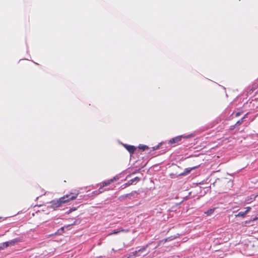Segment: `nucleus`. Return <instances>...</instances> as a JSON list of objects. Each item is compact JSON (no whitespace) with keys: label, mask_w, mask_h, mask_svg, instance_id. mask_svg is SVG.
<instances>
[{"label":"nucleus","mask_w":258,"mask_h":258,"mask_svg":"<svg viewBox=\"0 0 258 258\" xmlns=\"http://www.w3.org/2000/svg\"><path fill=\"white\" fill-rule=\"evenodd\" d=\"M174 238H175V237H172V236H171V237H168V238H167L165 239V241H170V240H172V239H174Z\"/></svg>","instance_id":"19"},{"label":"nucleus","mask_w":258,"mask_h":258,"mask_svg":"<svg viewBox=\"0 0 258 258\" xmlns=\"http://www.w3.org/2000/svg\"><path fill=\"white\" fill-rule=\"evenodd\" d=\"M79 194V192L78 191L76 194L70 193L69 195H66L63 197L59 198L57 201H52L51 207L53 208L59 207V206H61L62 204L69 202L71 200H74L76 199Z\"/></svg>","instance_id":"1"},{"label":"nucleus","mask_w":258,"mask_h":258,"mask_svg":"<svg viewBox=\"0 0 258 258\" xmlns=\"http://www.w3.org/2000/svg\"><path fill=\"white\" fill-rule=\"evenodd\" d=\"M18 242V240L17 239H14L9 241L5 242V246L9 247L10 246L14 245Z\"/></svg>","instance_id":"5"},{"label":"nucleus","mask_w":258,"mask_h":258,"mask_svg":"<svg viewBox=\"0 0 258 258\" xmlns=\"http://www.w3.org/2000/svg\"><path fill=\"white\" fill-rule=\"evenodd\" d=\"M119 177L117 176H114L113 178L110 179V182H112L117 179H118Z\"/></svg>","instance_id":"17"},{"label":"nucleus","mask_w":258,"mask_h":258,"mask_svg":"<svg viewBox=\"0 0 258 258\" xmlns=\"http://www.w3.org/2000/svg\"><path fill=\"white\" fill-rule=\"evenodd\" d=\"M189 137H191V136L189 135L188 136H184L181 135V136L176 137L175 138H172L171 139H170L169 141V144H172L174 143H177L181 140L182 138H188Z\"/></svg>","instance_id":"2"},{"label":"nucleus","mask_w":258,"mask_h":258,"mask_svg":"<svg viewBox=\"0 0 258 258\" xmlns=\"http://www.w3.org/2000/svg\"><path fill=\"white\" fill-rule=\"evenodd\" d=\"M246 202H247V203H249V202H248V200H247V201H246Z\"/></svg>","instance_id":"23"},{"label":"nucleus","mask_w":258,"mask_h":258,"mask_svg":"<svg viewBox=\"0 0 258 258\" xmlns=\"http://www.w3.org/2000/svg\"><path fill=\"white\" fill-rule=\"evenodd\" d=\"M159 145H158L157 146L154 147V150H157V149H159Z\"/></svg>","instance_id":"21"},{"label":"nucleus","mask_w":258,"mask_h":258,"mask_svg":"<svg viewBox=\"0 0 258 258\" xmlns=\"http://www.w3.org/2000/svg\"><path fill=\"white\" fill-rule=\"evenodd\" d=\"M245 212H246V214H247L250 211L251 208L250 207H247L245 208Z\"/></svg>","instance_id":"20"},{"label":"nucleus","mask_w":258,"mask_h":258,"mask_svg":"<svg viewBox=\"0 0 258 258\" xmlns=\"http://www.w3.org/2000/svg\"><path fill=\"white\" fill-rule=\"evenodd\" d=\"M124 147L125 148H126V149L130 153H134L135 150H136V147L135 146H131V145H124Z\"/></svg>","instance_id":"7"},{"label":"nucleus","mask_w":258,"mask_h":258,"mask_svg":"<svg viewBox=\"0 0 258 258\" xmlns=\"http://www.w3.org/2000/svg\"><path fill=\"white\" fill-rule=\"evenodd\" d=\"M140 178L138 177H136L134 178H133L125 184L126 185H130L133 184H135L137 182H138L140 180Z\"/></svg>","instance_id":"6"},{"label":"nucleus","mask_w":258,"mask_h":258,"mask_svg":"<svg viewBox=\"0 0 258 258\" xmlns=\"http://www.w3.org/2000/svg\"><path fill=\"white\" fill-rule=\"evenodd\" d=\"M135 173H137V171H135V172H133V174H134Z\"/></svg>","instance_id":"24"},{"label":"nucleus","mask_w":258,"mask_h":258,"mask_svg":"<svg viewBox=\"0 0 258 258\" xmlns=\"http://www.w3.org/2000/svg\"><path fill=\"white\" fill-rule=\"evenodd\" d=\"M7 247H8V246H5V242L0 244V249H3Z\"/></svg>","instance_id":"16"},{"label":"nucleus","mask_w":258,"mask_h":258,"mask_svg":"<svg viewBox=\"0 0 258 258\" xmlns=\"http://www.w3.org/2000/svg\"><path fill=\"white\" fill-rule=\"evenodd\" d=\"M214 211H215V208L210 209L209 210H208L207 211L205 212V213L206 214H207L208 216H210L214 213Z\"/></svg>","instance_id":"11"},{"label":"nucleus","mask_w":258,"mask_h":258,"mask_svg":"<svg viewBox=\"0 0 258 258\" xmlns=\"http://www.w3.org/2000/svg\"><path fill=\"white\" fill-rule=\"evenodd\" d=\"M257 219H258L257 217H255L253 219H251L250 220L246 221L244 222V226H247V225L249 224L251 222L256 221Z\"/></svg>","instance_id":"12"},{"label":"nucleus","mask_w":258,"mask_h":258,"mask_svg":"<svg viewBox=\"0 0 258 258\" xmlns=\"http://www.w3.org/2000/svg\"><path fill=\"white\" fill-rule=\"evenodd\" d=\"M146 247H147V246H143V247H142L138 250H136V251L133 252L132 253L135 256H140L141 255V253H142L145 251Z\"/></svg>","instance_id":"4"},{"label":"nucleus","mask_w":258,"mask_h":258,"mask_svg":"<svg viewBox=\"0 0 258 258\" xmlns=\"http://www.w3.org/2000/svg\"><path fill=\"white\" fill-rule=\"evenodd\" d=\"M247 115L245 114L242 118H241L240 120H239L238 121H237V122L235 123V126H238L239 125H240L244 121V119L245 118L246 115Z\"/></svg>","instance_id":"10"},{"label":"nucleus","mask_w":258,"mask_h":258,"mask_svg":"<svg viewBox=\"0 0 258 258\" xmlns=\"http://www.w3.org/2000/svg\"><path fill=\"white\" fill-rule=\"evenodd\" d=\"M112 250H113V251H115V250L114 249V248H112Z\"/></svg>","instance_id":"25"},{"label":"nucleus","mask_w":258,"mask_h":258,"mask_svg":"<svg viewBox=\"0 0 258 258\" xmlns=\"http://www.w3.org/2000/svg\"><path fill=\"white\" fill-rule=\"evenodd\" d=\"M139 148L144 151L147 149H148V147L146 146V145H140L139 146Z\"/></svg>","instance_id":"14"},{"label":"nucleus","mask_w":258,"mask_h":258,"mask_svg":"<svg viewBox=\"0 0 258 258\" xmlns=\"http://www.w3.org/2000/svg\"><path fill=\"white\" fill-rule=\"evenodd\" d=\"M198 166H195V167H191V168H185L184 172L180 174L181 175H187V174H188L189 173H190V172L193 170V169H195L197 168H198Z\"/></svg>","instance_id":"8"},{"label":"nucleus","mask_w":258,"mask_h":258,"mask_svg":"<svg viewBox=\"0 0 258 258\" xmlns=\"http://www.w3.org/2000/svg\"><path fill=\"white\" fill-rule=\"evenodd\" d=\"M128 231V230H126L124 229H123L122 228H119L117 229H115V230H113L112 232H110L108 234V236H110V235H111L112 234H117L120 232H126Z\"/></svg>","instance_id":"3"},{"label":"nucleus","mask_w":258,"mask_h":258,"mask_svg":"<svg viewBox=\"0 0 258 258\" xmlns=\"http://www.w3.org/2000/svg\"><path fill=\"white\" fill-rule=\"evenodd\" d=\"M102 192L103 190H102V187H100L98 190L94 191L93 194L95 195H98Z\"/></svg>","instance_id":"13"},{"label":"nucleus","mask_w":258,"mask_h":258,"mask_svg":"<svg viewBox=\"0 0 258 258\" xmlns=\"http://www.w3.org/2000/svg\"><path fill=\"white\" fill-rule=\"evenodd\" d=\"M247 214H246V212L244 211V212H239L237 214L235 215V217H244L245 215Z\"/></svg>","instance_id":"9"},{"label":"nucleus","mask_w":258,"mask_h":258,"mask_svg":"<svg viewBox=\"0 0 258 258\" xmlns=\"http://www.w3.org/2000/svg\"><path fill=\"white\" fill-rule=\"evenodd\" d=\"M110 183H111V182H110V180H108L107 181H104L103 183H102V186H101L102 188L104 186H105L108 184H109Z\"/></svg>","instance_id":"15"},{"label":"nucleus","mask_w":258,"mask_h":258,"mask_svg":"<svg viewBox=\"0 0 258 258\" xmlns=\"http://www.w3.org/2000/svg\"><path fill=\"white\" fill-rule=\"evenodd\" d=\"M63 230H64V228L63 227H61L59 230H58L57 233H61L63 232Z\"/></svg>","instance_id":"18"},{"label":"nucleus","mask_w":258,"mask_h":258,"mask_svg":"<svg viewBox=\"0 0 258 258\" xmlns=\"http://www.w3.org/2000/svg\"><path fill=\"white\" fill-rule=\"evenodd\" d=\"M240 112H237L236 113V116H238L239 115H240Z\"/></svg>","instance_id":"22"}]
</instances>
